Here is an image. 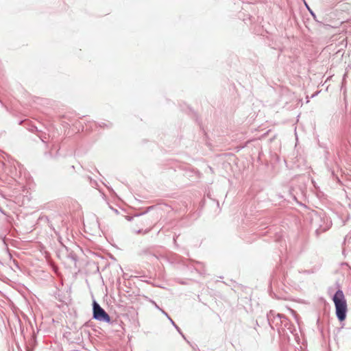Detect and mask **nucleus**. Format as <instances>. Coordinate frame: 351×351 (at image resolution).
<instances>
[{"instance_id": "6e6552de", "label": "nucleus", "mask_w": 351, "mask_h": 351, "mask_svg": "<svg viewBox=\"0 0 351 351\" xmlns=\"http://www.w3.org/2000/svg\"><path fill=\"white\" fill-rule=\"evenodd\" d=\"M326 228H317L316 230H315V233L317 235H319V234H320L321 232H324L326 231Z\"/></svg>"}, {"instance_id": "f257e3e1", "label": "nucleus", "mask_w": 351, "mask_h": 351, "mask_svg": "<svg viewBox=\"0 0 351 351\" xmlns=\"http://www.w3.org/2000/svg\"><path fill=\"white\" fill-rule=\"evenodd\" d=\"M332 300L335 306L336 316L339 322H343L346 318L348 308L346 300L343 291L337 290L333 295Z\"/></svg>"}, {"instance_id": "9d476101", "label": "nucleus", "mask_w": 351, "mask_h": 351, "mask_svg": "<svg viewBox=\"0 0 351 351\" xmlns=\"http://www.w3.org/2000/svg\"><path fill=\"white\" fill-rule=\"evenodd\" d=\"M160 311H161L162 312V313H163L164 315H165L168 318H169V317H170L168 315V314H167L165 311H163V310H162V309H160Z\"/></svg>"}, {"instance_id": "f03ea898", "label": "nucleus", "mask_w": 351, "mask_h": 351, "mask_svg": "<svg viewBox=\"0 0 351 351\" xmlns=\"http://www.w3.org/2000/svg\"><path fill=\"white\" fill-rule=\"evenodd\" d=\"M93 318L106 323H110L111 322L110 315L95 300L93 302Z\"/></svg>"}, {"instance_id": "39448f33", "label": "nucleus", "mask_w": 351, "mask_h": 351, "mask_svg": "<svg viewBox=\"0 0 351 351\" xmlns=\"http://www.w3.org/2000/svg\"><path fill=\"white\" fill-rule=\"evenodd\" d=\"M169 319L170 322L172 324V325L176 328L178 332L183 337V338L184 339H186V338H185L184 335L182 334L180 328L176 324V323L173 321V319L171 317H169Z\"/></svg>"}, {"instance_id": "423d86ee", "label": "nucleus", "mask_w": 351, "mask_h": 351, "mask_svg": "<svg viewBox=\"0 0 351 351\" xmlns=\"http://www.w3.org/2000/svg\"><path fill=\"white\" fill-rule=\"evenodd\" d=\"M150 230H151V228L146 229L145 230L143 231L142 229H139L136 232V234H141V233L146 234V233L149 232L150 231Z\"/></svg>"}, {"instance_id": "20e7f679", "label": "nucleus", "mask_w": 351, "mask_h": 351, "mask_svg": "<svg viewBox=\"0 0 351 351\" xmlns=\"http://www.w3.org/2000/svg\"><path fill=\"white\" fill-rule=\"evenodd\" d=\"M64 247L66 251V256L75 263L77 261V255L73 251H69L66 246L64 245Z\"/></svg>"}, {"instance_id": "9b49d317", "label": "nucleus", "mask_w": 351, "mask_h": 351, "mask_svg": "<svg viewBox=\"0 0 351 351\" xmlns=\"http://www.w3.org/2000/svg\"><path fill=\"white\" fill-rule=\"evenodd\" d=\"M104 125H105V126H107V127H109V126H110V125H106V123H102V124H99V126H100V127H104Z\"/></svg>"}, {"instance_id": "4468645a", "label": "nucleus", "mask_w": 351, "mask_h": 351, "mask_svg": "<svg viewBox=\"0 0 351 351\" xmlns=\"http://www.w3.org/2000/svg\"><path fill=\"white\" fill-rule=\"evenodd\" d=\"M27 351H31V350L29 349H28Z\"/></svg>"}, {"instance_id": "f8f14e48", "label": "nucleus", "mask_w": 351, "mask_h": 351, "mask_svg": "<svg viewBox=\"0 0 351 351\" xmlns=\"http://www.w3.org/2000/svg\"><path fill=\"white\" fill-rule=\"evenodd\" d=\"M154 304H155L156 307L157 308H158V309H160V308H159V306H158L155 302H154Z\"/></svg>"}, {"instance_id": "ddd939ff", "label": "nucleus", "mask_w": 351, "mask_h": 351, "mask_svg": "<svg viewBox=\"0 0 351 351\" xmlns=\"http://www.w3.org/2000/svg\"><path fill=\"white\" fill-rule=\"evenodd\" d=\"M113 210L114 211V213H118V210L117 209H113Z\"/></svg>"}, {"instance_id": "7ed1b4c3", "label": "nucleus", "mask_w": 351, "mask_h": 351, "mask_svg": "<svg viewBox=\"0 0 351 351\" xmlns=\"http://www.w3.org/2000/svg\"><path fill=\"white\" fill-rule=\"evenodd\" d=\"M267 318L269 326L273 329L274 327L272 326V324L275 322V319L276 318H278L280 320V324H284L285 326H287L288 324V319L285 315L280 313L275 315L274 311L271 310L267 314Z\"/></svg>"}, {"instance_id": "0eeeda50", "label": "nucleus", "mask_w": 351, "mask_h": 351, "mask_svg": "<svg viewBox=\"0 0 351 351\" xmlns=\"http://www.w3.org/2000/svg\"><path fill=\"white\" fill-rule=\"evenodd\" d=\"M274 325L275 326H281L282 324H280V320L278 318H276L275 319V322L274 324H272V326L274 328Z\"/></svg>"}, {"instance_id": "1a4fd4ad", "label": "nucleus", "mask_w": 351, "mask_h": 351, "mask_svg": "<svg viewBox=\"0 0 351 351\" xmlns=\"http://www.w3.org/2000/svg\"><path fill=\"white\" fill-rule=\"evenodd\" d=\"M40 138L42 140L43 142H45V140L47 139L46 136H40Z\"/></svg>"}]
</instances>
